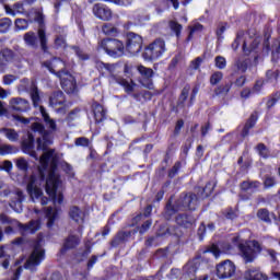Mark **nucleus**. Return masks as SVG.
Returning a JSON list of instances; mask_svg holds the SVG:
<instances>
[{
  "mask_svg": "<svg viewBox=\"0 0 280 280\" xmlns=\"http://www.w3.org/2000/svg\"><path fill=\"white\" fill-rule=\"evenodd\" d=\"M40 185H45L46 194H48L49 198L55 205H60L63 202L65 196L62 192L58 194L60 177L56 174V172L51 171L48 174V178L45 179V171L39 168L37 175H31L26 186V191L31 200H34V198L38 200V198H40V205L45 206L49 202V198L43 197V189L39 187Z\"/></svg>",
  "mask_w": 280,
  "mask_h": 280,
  "instance_id": "f257e3e1",
  "label": "nucleus"
},
{
  "mask_svg": "<svg viewBox=\"0 0 280 280\" xmlns=\"http://www.w3.org/2000/svg\"><path fill=\"white\" fill-rule=\"evenodd\" d=\"M40 115L44 119L45 125L40 122H33L31 126V130L32 132H38V135H40V137L37 138V150H42L44 153L38 158L36 151H32L31 156L36 159V161H38L39 159V163L44 165V167H47L55 152L54 149L47 150V148H49V145L54 143L51 132H58V125L56 124V120L49 116L45 107H40ZM45 126L49 130L45 129Z\"/></svg>",
  "mask_w": 280,
  "mask_h": 280,
  "instance_id": "f03ea898",
  "label": "nucleus"
},
{
  "mask_svg": "<svg viewBox=\"0 0 280 280\" xmlns=\"http://www.w3.org/2000/svg\"><path fill=\"white\" fill-rule=\"evenodd\" d=\"M232 244L238 248V255L244 264H253L261 253V243L259 241L245 242L240 236L232 237Z\"/></svg>",
  "mask_w": 280,
  "mask_h": 280,
  "instance_id": "7ed1b4c3",
  "label": "nucleus"
},
{
  "mask_svg": "<svg viewBox=\"0 0 280 280\" xmlns=\"http://www.w3.org/2000/svg\"><path fill=\"white\" fill-rule=\"evenodd\" d=\"M45 259V249L43 248V234L39 233L37 238L33 242V252L24 264L26 270H36L37 266Z\"/></svg>",
  "mask_w": 280,
  "mask_h": 280,
  "instance_id": "20e7f679",
  "label": "nucleus"
},
{
  "mask_svg": "<svg viewBox=\"0 0 280 280\" xmlns=\"http://www.w3.org/2000/svg\"><path fill=\"white\" fill-rule=\"evenodd\" d=\"M98 47L105 50L110 58H121L126 54V46L122 40L106 37L98 42Z\"/></svg>",
  "mask_w": 280,
  "mask_h": 280,
  "instance_id": "39448f33",
  "label": "nucleus"
},
{
  "mask_svg": "<svg viewBox=\"0 0 280 280\" xmlns=\"http://www.w3.org/2000/svg\"><path fill=\"white\" fill-rule=\"evenodd\" d=\"M0 224H10L11 226H18L22 234L31 233L34 235L36 231H40V220H31L27 224H23L15 219L10 218L5 213H0Z\"/></svg>",
  "mask_w": 280,
  "mask_h": 280,
  "instance_id": "423d86ee",
  "label": "nucleus"
},
{
  "mask_svg": "<svg viewBox=\"0 0 280 280\" xmlns=\"http://www.w3.org/2000/svg\"><path fill=\"white\" fill-rule=\"evenodd\" d=\"M31 16L35 23H38L37 38L39 40L40 49L44 54L49 51V39L47 38V31H45V15L40 11L31 13Z\"/></svg>",
  "mask_w": 280,
  "mask_h": 280,
  "instance_id": "0eeeda50",
  "label": "nucleus"
},
{
  "mask_svg": "<svg viewBox=\"0 0 280 280\" xmlns=\"http://www.w3.org/2000/svg\"><path fill=\"white\" fill-rule=\"evenodd\" d=\"M164 51H166L165 40L162 38H156L154 42L144 47L142 58L148 62H152V60H159V58L163 56Z\"/></svg>",
  "mask_w": 280,
  "mask_h": 280,
  "instance_id": "6e6552de",
  "label": "nucleus"
},
{
  "mask_svg": "<svg viewBox=\"0 0 280 280\" xmlns=\"http://www.w3.org/2000/svg\"><path fill=\"white\" fill-rule=\"evenodd\" d=\"M126 45L125 49L129 54H139L141 51V48L143 47V37L141 35L135 33V32H127L126 33Z\"/></svg>",
  "mask_w": 280,
  "mask_h": 280,
  "instance_id": "1a4fd4ad",
  "label": "nucleus"
},
{
  "mask_svg": "<svg viewBox=\"0 0 280 280\" xmlns=\"http://www.w3.org/2000/svg\"><path fill=\"white\" fill-rule=\"evenodd\" d=\"M61 82V88L68 95H78V81L75 77L70 74L67 69H65V73L61 77H58Z\"/></svg>",
  "mask_w": 280,
  "mask_h": 280,
  "instance_id": "9d476101",
  "label": "nucleus"
},
{
  "mask_svg": "<svg viewBox=\"0 0 280 280\" xmlns=\"http://www.w3.org/2000/svg\"><path fill=\"white\" fill-rule=\"evenodd\" d=\"M137 71L140 73V78L138 79L139 84L144 89L152 91V89H154V82L152 81V78H154V70L140 65L137 67Z\"/></svg>",
  "mask_w": 280,
  "mask_h": 280,
  "instance_id": "9b49d317",
  "label": "nucleus"
},
{
  "mask_svg": "<svg viewBox=\"0 0 280 280\" xmlns=\"http://www.w3.org/2000/svg\"><path fill=\"white\" fill-rule=\"evenodd\" d=\"M177 207L182 211H196L198 207V196L194 192L183 194L177 200Z\"/></svg>",
  "mask_w": 280,
  "mask_h": 280,
  "instance_id": "f8f14e48",
  "label": "nucleus"
},
{
  "mask_svg": "<svg viewBox=\"0 0 280 280\" xmlns=\"http://www.w3.org/2000/svg\"><path fill=\"white\" fill-rule=\"evenodd\" d=\"M236 270L235 262L226 259L217 265V277L218 279H231Z\"/></svg>",
  "mask_w": 280,
  "mask_h": 280,
  "instance_id": "ddd939ff",
  "label": "nucleus"
},
{
  "mask_svg": "<svg viewBox=\"0 0 280 280\" xmlns=\"http://www.w3.org/2000/svg\"><path fill=\"white\" fill-rule=\"evenodd\" d=\"M137 231V229L118 231L109 242V245L112 248H117L118 246H121V244H127L128 241L135 240Z\"/></svg>",
  "mask_w": 280,
  "mask_h": 280,
  "instance_id": "4468645a",
  "label": "nucleus"
},
{
  "mask_svg": "<svg viewBox=\"0 0 280 280\" xmlns=\"http://www.w3.org/2000/svg\"><path fill=\"white\" fill-rule=\"evenodd\" d=\"M42 67H45V69L49 70V72L57 78H62V73H65L67 63H65L62 59H55L54 61H44Z\"/></svg>",
  "mask_w": 280,
  "mask_h": 280,
  "instance_id": "2eb2a0df",
  "label": "nucleus"
},
{
  "mask_svg": "<svg viewBox=\"0 0 280 280\" xmlns=\"http://www.w3.org/2000/svg\"><path fill=\"white\" fill-rule=\"evenodd\" d=\"M96 69L100 71L101 75L109 78L112 82L117 81L119 78V75L115 74V71H117L116 63H105L104 61H98L96 63Z\"/></svg>",
  "mask_w": 280,
  "mask_h": 280,
  "instance_id": "dca6fc26",
  "label": "nucleus"
},
{
  "mask_svg": "<svg viewBox=\"0 0 280 280\" xmlns=\"http://www.w3.org/2000/svg\"><path fill=\"white\" fill-rule=\"evenodd\" d=\"M175 222L182 229H192L196 226V217L191 212L179 213L176 215Z\"/></svg>",
  "mask_w": 280,
  "mask_h": 280,
  "instance_id": "f3484780",
  "label": "nucleus"
},
{
  "mask_svg": "<svg viewBox=\"0 0 280 280\" xmlns=\"http://www.w3.org/2000/svg\"><path fill=\"white\" fill-rule=\"evenodd\" d=\"M92 12L96 19L101 21H110L113 19V10L108 5L103 3H96L93 5Z\"/></svg>",
  "mask_w": 280,
  "mask_h": 280,
  "instance_id": "a211bd4d",
  "label": "nucleus"
},
{
  "mask_svg": "<svg viewBox=\"0 0 280 280\" xmlns=\"http://www.w3.org/2000/svg\"><path fill=\"white\" fill-rule=\"evenodd\" d=\"M10 106L15 113H27V110H30V101L21 97H13L10 100Z\"/></svg>",
  "mask_w": 280,
  "mask_h": 280,
  "instance_id": "6ab92c4d",
  "label": "nucleus"
},
{
  "mask_svg": "<svg viewBox=\"0 0 280 280\" xmlns=\"http://www.w3.org/2000/svg\"><path fill=\"white\" fill-rule=\"evenodd\" d=\"M14 62L12 49L3 48L0 50V73H3L10 63Z\"/></svg>",
  "mask_w": 280,
  "mask_h": 280,
  "instance_id": "aec40b11",
  "label": "nucleus"
},
{
  "mask_svg": "<svg viewBox=\"0 0 280 280\" xmlns=\"http://www.w3.org/2000/svg\"><path fill=\"white\" fill-rule=\"evenodd\" d=\"M246 280H268V276L259 267L247 268L244 272Z\"/></svg>",
  "mask_w": 280,
  "mask_h": 280,
  "instance_id": "412c9836",
  "label": "nucleus"
},
{
  "mask_svg": "<svg viewBox=\"0 0 280 280\" xmlns=\"http://www.w3.org/2000/svg\"><path fill=\"white\" fill-rule=\"evenodd\" d=\"M178 211H183L180 207H178V201L172 203V200H168L163 211V218L170 221Z\"/></svg>",
  "mask_w": 280,
  "mask_h": 280,
  "instance_id": "4be33fe9",
  "label": "nucleus"
},
{
  "mask_svg": "<svg viewBox=\"0 0 280 280\" xmlns=\"http://www.w3.org/2000/svg\"><path fill=\"white\" fill-rule=\"evenodd\" d=\"M92 110L96 124H102V121H106V108H104L102 104L94 102L92 104Z\"/></svg>",
  "mask_w": 280,
  "mask_h": 280,
  "instance_id": "5701e85b",
  "label": "nucleus"
},
{
  "mask_svg": "<svg viewBox=\"0 0 280 280\" xmlns=\"http://www.w3.org/2000/svg\"><path fill=\"white\" fill-rule=\"evenodd\" d=\"M257 119H259L257 112L252 113V115L246 120L245 126L243 127V130L241 132V137H243V139H246V137H248V135L250 133V129L255 128V124H257Z\"/></svg>",
  "mask_w": 280,
  "mask_h": 280,
  "instance_id": "b1692460",
  "label": "nucleus"
},
{
  "mask_svg": "<svg viewBox=\"0 0 280 280\" xmlns=\"http://www.w3.org/2000/svg\"><path fill=\"white\" fill-rule=\"evenodd\" d=\"M80 245V238L75 235H69L65 242L63 246L60 249L61 255H66L67 250H72V248H75Z\"/></svg>",
  "mask_w": 280,
  "mask_h": 280,
  "instance_id": "393cba45",
  "label": "nucleus"
},
{
  "mask_svg": "<svg viewBox=\"0 0 280 280\" xmlns=\"http://www.w3.org/2000/svg\"><path fill=\"white\" fill-rule=\"evenodd\" d=\"M23 40L26 47H31L32 49H38V36L35 32L28 31L23 35Z\"/></svg>",
  "mask_w": 280,
  "mask_h": 280,
  "instance_id": "a878e982",
  "label": "nucleus"
},
{
  "mask_svg": "<svg viewBox=\"0 0 280 280\" xmlns=\"http://www.w3.org/2000/svg\"><path fill=\"white\" fill-rule=\"evenodd\" d=\"M30 95L35 108L40 106V91L38 90V85H36V81L31 82Z\"/></svg>",
  "mask_w": 280,
  "mask_h": 280,
  "instance_id": "bb28decb",
  "label": "nucleus"
},
{
  "mask_svg": "<svg viewBox=\"0 0 280 280\" xmlns=\"http://www.w3.org/2000/svg\"><path fill=\"white\" fill-rule=\"evenodd\" d=\"M116 84H119L120 86L124 88L125 93L127 95H132L135 93V88L137 86V83L132 80L128 81L124 79L122 77H118V80L114 81Z\"/></svg>",
  "mask_w": 280,
  "mask_h": 280,
  "instance_id": "cd10ccee",
  "label": "nucleus"
},
{
  "mask_svg": "<svg viewBox=\"0 0 280 280\" xmlns=\"http://www.w3.org/2000/svg\"><path fill=\"white\" fill-rule=\"evenodd\" d=\"M257 218L261 220V222H265L266 224H272V219L277 220V214L275 212H271L267 208H260L257 211Z\"/></svg>",
  "mask_w": 280,
  "mask_h": 280,
  "instance_id": "c85d7f7f",
  "label": "nucleus"
},
{
  "mask_svg": "<svg viewBox=\"0 0 280 280\" xmlns=\"http://www.w3.org/2000/svg\"><path fill=\"white\" fill-rule=\"evenodd\" d=\"M69 215L71 220H73L78 224L84 222V211H82L78 206H72L70 208Z\"/></svg>",
  "mask_w": 280,
  "mask_h": 280,
  "instance_id": "c756f323",
  "label": "nucleus"
},
{
  "mask_svg": "<svg viewBox=\"0 0 280 280\" xmlns=\"http://www.w3.org/2000/svg\"><path fill=\"white\" fill-rule=\"evenodd\" d=\"M12 55L13 60L16 63L23 62L25 60V56H27V50L19 45L13 46Z\"/></svg>",
  "mask_w": 280,
  "mask_h": 280,
  "instance_id": "7c9ffc66",
  "label": "nucleus"
},
{
  "mask_svg": "<svg viewBox=\"0 0 280 280\" xmlns=\"http://www.w3.org/2000/svg\"><path fill=\"white\" fill-rule=\"evenodd\" d=\"M65 102V93L62 91H56L49 97L50 106H62Z\"/></svg>",
  "mask_w": 280,
  "mask_h": 280,
  "instance_id": "2f4dec72",
  "label": "nucleus"
},
{
  "mask_svg": "<svg viewBox=\"0 0 280 280\" xmlns=\"http://www.w3.org/2000/svg\"><path fill=\"white\" fill-rule=\"evenodd\" d=\"M231 89H233V81H228L224 84L218 85L214 89L213 97H218L220 95H229Z\"/></svg>",
  "mask_w": 280,
  "mask_h": 280,
  "instance_id": "473e14b6",
  "label": "nucleus"
},
{
  "mask_svg": "<svg viewBox=\"0 0 280 280\" xmlns=\"http://www.w3.org/2000/svg\"><path fill=\"white\" fill-rule=\"evenodd\" d=\"M46 218H47V228L52 229L54 224H56V220H58V210L49 207L46 210Z\"/></svg>",
  "mask_w": 280,
  "mask_h": 280,
  "instance_id": "72a5a7b5",
  "label": "nucleus"
},
{
  "mask_svg": "<svg viewBox=\"0 0 280 280\" xmlns=\"http://www.w3.org/2000/svg\"><path fill=\"white\" fill-rule=\"evenodd\" d=\"M189 91H191V86H189V84H186L183 88L180 95L178 97V101H177L178 108H185V103L187 102V100L189 97Z\"/></svg>",
  "mask_w": 280,
  "mask_h": 280,
  "instance_id": "f704fd0d",
  "label": "nucleus"
},
{
  "mask_svg": "<svg viewBox=\"0 0 280 280\" xmlns=\"http://www.w3.org/2000/svg\"><path fill=\"white\" fill-rule=\"evenodd\" d=\"M258 187H261V183H259L258 180H254V182L244 180L241 183L242 191H257Z\"/></svg>",
  "mask_w": 280,
  "mask_h": 280,
  "instance_id": "c9c22d12",
  "label": "nucleus"
},
{
  "mask_svg": "<svg viewBox=\"0 0 280 280\" xmlns=\"http://www.w3.org/2000/svg\"><path fill=\"white\" fill-rule=\"evenodd\" d=\"M102 32L106 36H117V35H119V28H117L113 23L103 24Z\"/></svg>",
  "mask_w": 280,
  "mask_h": 280,
  "instance_id": "e433bc0d",
  "label": "nucleus"
},
{
  "mask_svg": "<svg viewBox=\"0 0 280 280\" xmlns=\"http://www.w3.org/2000/svg\"><path fill=\"white\" fill-rule=\"evenodd\" d=\"M262 47H264V49H266L267 52L271 50V54H279L280 43H279V40L275 39L273 44L270 48V39L266 38L264 40Z\"/></svg>",
  "mask_w": 280,
  "mask_h": 280,
  "instance_id": "4c0bfd02",
  "label": "nucleus"
},
{
  "mask_svg": "<svg viewBox=\"0 0 280 280\" xmlns=\"http://www.w3.org/2000/svg\"><path fill=\"white\" fill-rule=\"evenodd\" d=\"M0 132L4 135V137H7V139H9V141H12L13 143L19 141V132H16V130L14 129L1 128Z\"/></svg>",
  "mask_w": 280,
  "mask_h": 280,
  "instance_id": "58836bf2",
  "label": "nucleus"
},
{
  "mask_svg": "<svg viewBox=\"0 0 280 280\" xmlns=\"http://www.w3.org/2000/svg\"><path fill=\"white\" fill-rule=\"evenodd\" d=\"M222 215L225 220H237L240 214L237 208L229 207L222 211Z\"/></svg>",
  "mask_w": 280,
  "mask_h": 280,
  "instance_id": "ea45409f",
  "label": "nucleus"
},
{
  "mask_svg": "<svg viewBox=\"0 0 280 280\" xmlns=\"http://www.w3.org/2000/svg\"><path fill=\"white\" fill-rule=\"evenodd\" d=\"M257 47H259V38H254L249 47H246V42L243 43V51L245 56H249L253 51H257Z\"/></svg>",
  "mask_w": 280,
  "mask_h": 280,
  "instance_id": "a19ab883",
  "label": "nucleus"
},
{
  "mask_svg": "<svg viewBox=\"0 0 280 280\" xmlns=\"http://www.w3.org/2000/svg\"><path fill=\"white\" fill-rule=\"evenodd\" d=\"M168 27H170L171 32H174L177 40L180 39V34H183V26L180 25V23H178L174 20H171L168 22Z\"/></svg>",
  "mask_w": 280,
  "mask_h": 280,
  "instance_id": "79ce46f5",
  "label": "nucleus"
},
{
  "mask_svg": "<svg viewBox=\"0 0 280 280\" xmlns=\"http://www.w3.org/2000/svg\"><path fill=\"white\" fill-rule=\"evenodd\" d=\"M12 27V20L10 18L0 19V34H8Z\"/></svg>",
  "mask_w": 280,
  "mask_h": 280,
  "instance_id": "37998d69",
  "label": "nucleus"
},
{
  "mask_svg": "<svg viewBox=\"0 0 280 280\" xmlns=\"http://www.w3.org/2000/svg\"><path fill=\"white\" fill-rule=\"evenodd\" d=\"M184 271L187 273L188 277H196V272H198V264L190 261L185 265Z\"/></svg>",
  "mask_w": 280,
  "mask_h": 280,
  "instance_id": "c03bdc74",
  "label": "nucleus"
},
{
  "mask_svg": "<svg viewBox=\"0 0 280 280\" xmlns=\"http://www.w3.org/2000/svg\"><path fill=\"white\" fill-rule=\"evenodd\" d=\"M256 151L258 152L259 156H261V159H270V149H268L266 144L261 142L258 143L256 145Z\"/></svg>",
  "mask_w": 280,
  "mask_h": 280,
  "instance_id": "a18cd8bd",
  "label": "nucleus"
},
{
  "mask_svg": "<svg viewBox=\"0 0 280 280\" xmlns=\"http://www.w3.org/2000/svg\"><path fill=\"white\" fill-rule=\"evenodd\" d=\"M234 69H236V71H241V73H246V71H248V60L236 59L234 62Z\"/></svg>",
  "mask_w": 280,
  "mask_h": 280,
  "instance_id": "49530a36",
  "label": "nucleus"
},
{
  "mask_svg": "<svg viewBox=\"0 0 280 280\" xmlns=\"http://www.w3.org/2000/svg\"><path fill=\"white\" fill-rule=\"evenodd\" d=\"M15 32H21L27 30L30 27V21L25 19H15L14 21Z\"/></svg>",
  "mask_w": 280,
  "mask_h": 280,
  "instance_id": "de8ad7c7",
  "label": "nucleus"
},
{
  "mask_svg": "<svg viewBox=\"0 0 280 280\" xmlns=\"http://www.w3.org/2000/svg\"><path fill=\"white\" fill-rule=\"evenodd\" d=\"M56 49H67V35H57L55 37Z\"/></svg>",
  "mask_w": 280,
  "mask_h": 280,
  "instance_id": "09e8293b",
  "label": "nucleus"
},
{
  "mask_svg": "<svg viewBox=\"0 0 280 280\" xmlns=\"http://www.w3.org/2000/svg\"><path fill=\"white\" fill-rule=\"evenodd\" d=\"M279 100H280V91L272 93L266 103L268 110H270V108L275 107L277 102H279Z\"/></svg>",
  "mask_w": 280,
  "mask_h": 280,
  "instance_id": "8fccbe9b",
  "label": "nucleus"
},
{
  "mask_svg": "<svg viewBox=\"0 0 280 280\" xmlns=\"http://www.w3.org/2000/svg\"><path fill=\"white\" fill-rule=\"evenodd\" d=\"M213 189H215V184L213 182H208L202 188L201 198H209V196L213 194Z\"/></svg>",
  "mask_w": 280,
  "mask_h": 280,
  "instance_id": "3c124183",
  "label": "nucleus"
},
{
  "mask_svg": "<svg viewBox=\"0 0 280 280\" xmlns=\"http://www.w3.org/2000/svg\"><path fill=\"white\" fill-rule=\"evenodd\" d=\"M279 74H280L279 70H267V72H266V82L277 83V81L279 80Z\"/></svg>",
  "mask_w": 280,
  "mask_h": 280,
  "instance_id": "603ef678",
  "label": "nucleus"
},
{
  "mask_svg": "<svg viewBox=\"0 0 280 280\" xmlns=\"http://www.w3.org/2000/svg\"><path fill=\"white\" fill-rule=\"evenodd\" d=\"M70 48L74 50L75 56H78L80 60H89L91 58L80 46H71Z\"/></svg>",
  "mask_w": 280,
  "mask_h": 280,
  "instance_id": "864d4df0",
  "label": "nucleus"
},
{
  "mask_svg": "<svg viewBox=\"0 0 280 280\" xmlns=\"http://www.w3.org/2000/svg\"><path fill=\"white\" fill-rule=\"evenodd\" d=\"M206 253H212V255H214V257L218 259V257H220V255L222 254V252L220 250V247L217 244H212L208 247H206L202 250V254L206 255Z\"/></svg>",
  "mask_w": 280,
  "mask_h": 280,
  "instance_id": "5fc2aeb1",
  "label": "nucleus"
},
{
  "mask_svg": "<svg viewBox=\"0 0 280 280\" xmlns=\"http://www.w3.org/2000/svg\"><path fill=\"white\" fill-rule=\"evenodd\" d=\"M191 145H194V138H188L185 143L182 145V156L187 159V154H189V150H191Z\"/></svg>",
  "mask_w": 280,
  "mask_h": 280,
  "instance_id": "6e6d98bb",
  "label": "nucleus"
},
{
  "mask_svg": "<svg viewBox=\"0 0 280 280\" xmlns=\"http://www.w3.org/2000/svg\"><path fill=\"white\" fill-rule=\"evenodd\" d=\"M224 78V73L217 71L211 74L210 77V84L211 86H215L222 82V79Z\"/></svg>",
  "mask_w": 280,
  "mask_h": 280,
  "instance_id": "4d7b16f0",
  "label": "nucleus"
},
{
  "mask_svg": "<svg viewBox=\"0 0 280 280\" xmlns=\"http://www.w3.org/2000/svg\"><path fill=\"white\" fill-rule=\"evenodd\" d=\"M150 215H152V205H149L144 208V212L138 214L135 219L133 222H141V220H143V218H150Z\"/></svg>",
  "mask_w": 280,
  "mask_h": 280,
  "instance_id": "13d9d810",
  "label": "nucleus"
},
{
  "mask_svg": "<svg viewBox=\"0 0 280 280\" xmlns=\"http://www.w3.org/2000/svg\"><path fill=\"white\" fill-rule=\"evenodd\" d=\"M34 133L33 132H28L27 133V140L23 141V147L25 148V150H34Z\"/></svg>",
  "mask_w": 280,
  "mask_h": 280,
  "instance_id": "bf43d9fd",
  "label": "nucleus"
},
{
  "mask_svg": "<svg viewBox=\"0 0 280 280\" xmlns=\"http://www.w3.org/2000/svg\"><path fill=\"white\" fill-rule=\"evenodd\" d=\"M277 185V178L266 175L264 179V189H271V187H275Z\"/></svg>",
  "mask_w": 280,
  "mask_h": 280,
  "instance_id": "052dcab7",
  "label": "nucleus"
},
{
  "mask_svg": "<svg viewBox=\"0 0 280 280\" xmlns=\"http://www.w3.org/2000/svg\"><path fill=\"white\" fill-rule=\"evenodd\" d=\"M180 167H183V163L180 161L175 162L173 167L168 171V178H174L178 172H180Z\"/></svg>",
  "mask_w": 280,
  "mask_h": 280,
  "instance_id": "680f3d73",
  "label": "nucleus"
},
{
  "mask_svg": "<svg viewBox=\"0 0 280 280\" xmlns=\"http://www.w3.org/2000/svg\"><path fill=\"white\" fill-rule=\"evenodd\" d=\"M24 201H25V195L23 194V190L16 189L15 200L13 201V205H18V207H21Z\"/></svg>",
  "mask_w": 280,
  "mask_h": 280,
  "instance_id": "e2e57ef3",
  "label": "nucleus"
},
{
  "mask_svg": "<svg viewBox=\"0 0 280 280\" xmlns=\"http://www.w3.org/2000/svg\"><path fill=\"white\" fill-rule=\"evenodd\" d=\"M205 235H207V224L205 222H201L197 230V237L199 242H202L205 240Z\"/></svg>",
  "mask_w": 280,
  "mask_h": 280,
  "instance_id": "0e129e2a",
  "label": "nucleus"
},
{
  "mask_svg": "<svg viewBox=\"0 0 280 280\" xmlns=\"http://www.w3.org/2000/svg\"><path fill=\"white\" fill-rule=\"evenodd\" d=\"M16 167L21 172H27L30 165L27 164V160L24 158H20L16 160Z\"/></svg>",
  "mask_w": 280,
  "mask_h": 280,
  "instance_id": "69168bd1",
  "label": "nucleus"
},
{
  "mask_svg": "<svg viewBox=\"0 0 280 280\" xmlns=\"http://www.w3.org/2000/svg\"><path fill=\"white\" fill-rule=\"evenodd\" d=\"M214 65L217 69H226V58H224L223 56H217L214 58Z\"/></svg>",
  "mask_w": 280,
  "mask_h": 280,
  "instance_id": "338daca9",
  "label": "nucleus"
},
{
  "mask_svg": "<svg viewBox=\"0 0 280 280\" xmlns=\"http://www.w3.org/2000/svg\"><path fill=\"white\" fill-rule=\"evenodd\" d=\"M80 110H81L80 108H74V109H72V110L68 114L66 120H67L69 124H71V121H75V119H79V117H80Z\"/></svg>",
  "mask_w": 280,
  "mask_h": 280,
  "instance_id": "774afa93",
  "label": "nucleus"
}]
</instances>
